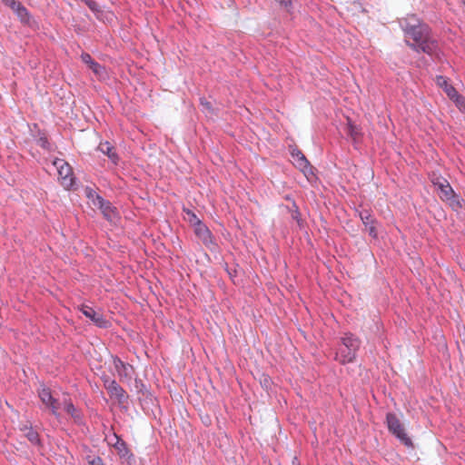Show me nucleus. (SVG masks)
Returning a JSON list of instances; mask_svg holds the SVG:
<instances>
[{
	"label": "nucleus",
	"mask_w": 465,
	"mask_h": 465,
	"mask_svg": "<svg viewBox=\"0 0 465 465\" xmlns=\"http://www.w3.org/2000/svg\"><path fill=\"white\" fill-rule=\"evenodd\" d=\"M200 104L203 107L205 112H208V113L213 112L212 104L209 101H207L205 98H201Z\"/></svg>",
	"instance_id": "nucleus-25"
},
{
	"label": "nucleus",
	"mask_w": 465,
	"mask_h": 465,
	"mask_svg": "<svg viewBox=\"0 0 465 465\" xmlns=\"http://www.w3.org/2000/svg\"><path fill=\"white\" fill-rule=\"evenodd\" d=\"M114 449L117 450V453L122 458H128L130 456V451L124 443V441L118 440L114 444Z\"/></svg>",
	"instance_id": "nucleus-20"
},
{
	"label": "nucleus",
	"mask_w": 465,
	"mask_h": 465,
	"mask_svg": "<svg viewBox=\"0 0 465 465\" xmlns=\"http://www.w3.org/2000/svg\"><path fill=\"white\" fill-rule=\"evenodd\" d=\"M341 341V344L338 349L336 360L341 364L353 362L361 347V340L352 333H345Z\"/></svg>",
	"instance_id": "nucleus-2"
},
{
	"label": "nucleus",
	"mask_w": 465,
	"mask_h": 465,
	"mask_svg": "<svg viewBox=\"0 0 465 465\" xmlns=\"http://www.w3.org/2000/svg\"><path fill=\"white\" fill-rule=\"evenodd\" d=\"M406 44L414 51L437 55L438 43L431 38L429 26L416 15H408L400 20Z\"/></svg>",
	"instance_id": "nucleus-1"
},
{
	"label": "nucleus",
	"mask_w": 465,
	"mask_h": 465,
	"mask_svg": "<svg viewBox=\"0 0 465 465\" xmlns=\"http://www.w3.org/2000/svg\"><path fill=\"white\" fill-rule=\"evenodd\" d=\"M361 220L362 221L363 224L365 225L366 231H368L369 234L376 238L378 233L375 227V220L371 216L369 211L364 210L360 213Z\"/></svg>",
	"instance_id": "nucleus-13"
},
{
	"label": "nucleus",
	"mask_w": 465,
	"mask_h": 465,
	"mask_svg": "<svg viewBox=\"0 0 465 465\" xmlns=\"http://www.w3.org/2000/svg\"><path fill=\"white\" fill-rule=\"evenodd\" d=\"M104 387L110 397L116 399L119 403H124L127 401L128 395L126 391L115 381L106 380Z\"/></svg>",
	"instance_id": "nucleus-9"
},
{
	"label": "nucleus",
	"mask_w": 465,
	"mask_h": 465,
	"mask_svg": "<svg viewBox=\"0 0 465 465\" xmlns=\"http://www.w3.org/2000/svg\"><path fill=\"white\" fill-rule=\"evenodd\" d=\"M62 405L64 410L73 418L74 422H82V412L73 404L70 399L64 398Z\"/></svg>",
	"instance_id": "nucleus-14"
},
{
	"label": "nucleus",
	"mask_w": 465,
	"mask_h": 465,
	"mask_svg": "<svg viewBox=\"0 0 465 465\" xmlns=\"http://www.w3.org/2000/svg\"><path fill=\"white\" fill-rule=\"evenodd\" d=\"M98 150L106 154L114 164H117L119 157L115 153L114 147L109 142H102L98 145Z\"/></svg>",
	"instance_id": "nucleus-16"
},
{
	"label": "nucleus",
	"mask_w": 465,
	"mask_h": 465,
	"mask_svg": "<svg viewBox=\"0 0 465 465\" xmlns=\"http://www.w3.org/2000/svg\"><path fill=\"white\" fill-rule=\"evenodd\" d=\"M82 61L86 64L89 68L98 76H103L104 73V67L96 63L89 54L84 53L81 55Z\"/></svg>",
	"instance_id": "nucleus-15"
},
{
	"label": "nucleus",
	"mask_w": 465,
	"mask_h": 465,
	"mask_svg": "<svg viewBox=\"0 0 465 465\" xmlns=\"http://www.w3.org/2000/svg\"><path fill=\"white\" fill-rule=\"evenodd\" d=\"M38 396L42 403L45 404L46 408L50 409L51 412L54 416L58 417L59 410L61 409L63 402H59V401L52 395L51 390L45 386H42L38 391Z\"/></svg>",
	"instance_id": "nucleus-6"
},
{
	"label": "nucleus",
	"mask_w": 465,
	"mask_h": 465,
	"mask_svg": "<svg viewBox=\"0 0 465 465\" xmlns=\"http://www.w3.org/2000/svg\"><path fill=\"white\" fill-rule=\"evenodd\" d=\"M95 196H99L98 194H96L93 191H89L87 193V197L88 199L90 200V202L93 203V201L95 199Z\"/></svg>",
	"instance_id": "nucleus-28"
},
{
	"label": "nucleus",
	"mask_w": 465,
	"mask_h": 465,
	"mask_svg": "<svg viewBox=\"0 0 465 465\" xmlns=\"http://www.w3.org/2000/svg\"><path fill=\"white\" fill-rule=\"evenodd\" d=\"M114 366L121 381L124 379L130 381L134 373L132 365L124 363L118 357L114 358Z\"/></svg>",
	"instance_id": "nucleus-11"
},
{
	"label": "nucleus",
	"mask_w": 465,
	"mask_h": 465,
	"mask_svg": "<svg viewBox=\"0 0 465 465\" xmlns=\"http://www.w3.org/2000/svg\"><path fill=\"white\" fill-rule=\"evenodd\" d=\"M194 233L210 251L214 252L218 249L211 231L203 223L194 228Z\"/></svg>",
	"instance_id": "nucleus-7"
},
{
	"label": "nucleus",
	"mask_w": 465,
	"mask_h": 465,
	"mask_svg": "<svg viewBox=\"0 0 465 465\" xmlns=\"http://www.w3.org/2000/svg\"><path fill=\"white\" fill-rule=\"evenodd\" d=\"M183 212L185 213V220L190 223V224L195 228L198 224L202 223L203 222L197 217V215L192 212L189 209H183Z\"/></svg>",
	"instance_id": "nucleus-21"
},
{
	"label": "nucleus",
	"mask_w": 465,
	"mask_h": 465,
	"mask_svg": "<svg viewBox=\"0 0 465 465\" xmlns=\"http://www.w3.org/2000/svg\"><path fill=\"white\" fill-rule=\"evenodd\" d=\"M431 182L441 201L446 202L453 210L462 207V200L455 193L450 183L443 177H433Z\"/></svg>",
	"instance_id": "nucleus-3"
},
{
	"label": "nucleus",
	"mask_w": 465,
	"mask_h": 465,
	"mask_svg": "<svg viewBox=\"0 0 465 465\" xmlns=\"http://www.w3.org/2000/svg\"><path fill=\"white\" fill-rule=\"evenodd\" d=\"M348 134L356 141L360 136V130L359 128L354 125L350 120L348 122Z\"/></svg>",
	"instance_id": "nucleus-23"
},
{
	"label": "nucleus",
	"mask_w": 465,
	"mask_h": 465,
	"mask_svg": "<svg viewBox=\"0 0 465 465\" xmlns=\"http://www.w3.org/2000/svg\"><path fill=\"white\" fill-rule=\"evenodd\" d=\"M21 430L23 431L24 436L31 442V444L37 447L41 446L39 434L32 428V426L25 425L21 428Z\"/></svg>",
	"instance_id": "nucleus-18"
},
{
	"label": "nucleus",
	"mask_w": 465,
	"mask_h": 465,
	"mask_svg": "<svg viewBox=\"0 0 465 465\" xmlns=\"http://www.w3.org/2000/svg\"><path fill=\"white\" fill-rule=\"evenodd\" d=\"M386 422L389 431L407 447H412V441L405 431L403 424L394 413L386 415Z\"/></svg>",
	"instance_id": "nucleus-4"
},
{
	"label": "nucleus",
	"mask_w": 465,
	"mask_h": 465,
	"mask_svg": "<svg viewBox=\"0 0 465 465\" xmlns=\"http://www.w3.org/2000/svg\"><path fill=\"white\" fill-rule=\"evenodd\" d=\"M90 10L95 15L98 19L102 18L103 11L101 10L99 5L94 0H82Z\"/></svg>",
	"instance_id": "nucleus-22"
},
{
	"label": "nucleus",
	"mask_w": 465,
	"mask_h": 465,
	"mask_svg": "<svg viewBox=\"0 0 465 465\" xmlns=\"http://www.w3.org/2000/svg\"><path fill=\"white\" fill-rule=\"evenodd\" d=\"M52 163L57 171L58 181L61 185L66 190L72 188L74 183V176L70 164L64 159L58 158L54 159Z\"/></svg>",
	"instance_id": "nucleus-5"
},
{
	"label": "nucleus",
	"mask_w": 465,
	"mask_h": 465,
	"mask_svg": "<svg viewBox=\"0 0 465 465\" xmlns=\"http://www.w3.org/2000/svg\"><path fill=\"white\" fill-rule=\"evenodd\" d=\"M13 11L17 15L23 23H28L30 19L27 9L19 2Z\"/></svg>",
	"instance_id": "nucleus-19"
},
{
	"label": "nucleus",
	"mask_w": 465,
	"mask_h": 465,
	"mask_svg": "<svg viewBox=\"0 0 465 465\" xmlns=\"http://www.w3.org/2000/svg\"><path fill=\"white\" fill-rule=\"evenodd\" d=\"M292 156L295 165L305 174L306 177L312 175V166L310 164L304 154L301 151H293Z\"/></svg>",
	"instance_id": "nucleus-10"
},
{
	"label": "nucleus",
	"mask_w": 465,
	"mask_h": 465,
	"mask_svg": "<svg viewBox=\"0 0 465 465\" xmlns=\"http://www.w3.org/2000/svg\"><path fill=\"white\" fill-rule=\"evenodd\" d=\"M91 465H102V460L100 458H96L91 461Z\"/></svg>",
	"instance_id": "nucleus-29"
},
{
	"label": "nucleus",
	"mask_w": 465,
	"mask_h": 465,
	"mask_svg": "<svg viewBox=\"0 0 465 465\" xmlns=\"http://www.w3.org/2000/svg\"><path fill=\"white\" fill-rule=\"evenodd\" d=\"M79 311L88 319H90L97 327L106 328L109 324L102 313L97 312L94 308L82 304L78 306Z\"/></svg>",
	"instance_id": "nucleus-8"
},
{
	"label": "nucleus",
	"mask_w": 465,
	"mask_h": 465,
	"mask_svg": "<svg viewBox=\"0 0 465 465\" xmlns=\"http://www.w3.org/2000/svg\"><path fill=\"white\" fill-rule=\"evenodd\" d=\"M462 4L465 5V0H462Z\"/></svg>",
	"instance_id": "nucleus-30"
},
{
	"label": "nucleus",
	"mask_w": 465,
	"mask_h": 465,
	"mask_svg": "<svg viewBox=\"0 0 465 465\" xmlns=\"http://www.w3.org/2000/svg\"><path fill=\"white\" fill-rule=\"evenodd\" d=\"M436 84L439 87L443 89L448 97L453 98L456 96V89L449 83L448 79L444 76H437Z\"/></svg>",
	"instance_id": "nucleus-17"
},
{
	"label": "nucleus",
	"mask_w": 465,
	"mask_h": 465,
	"mask_svg": "<svg viewBox=\"0 0 465 465\" xmlns=\"http://www.w3.org/2000/svg\"><path fill=\"white\" fill-rule=\"evenodd\" d=\"M450 99L454 101L460 108L465 109V97L460 95L458 92L456 93V96Z\"/></svg>",
	"instance_id": "nucleus-24"
},
{
	"label": "nucleus",
	"mask_w": 465,
	"mask_h": 465,
	"mask_svg": "<svg viewBox=\"0 0 465 465\" xmlns=\"http://www.w3.org/2000/svg\"><path fill=\"white\" fill-rule=\"evenodd\" d=\"M2 2L9 6L12 10L15 7V5L19 3V2H16L15 0H2Z\"/></svg>",
	"instance_id": "nucleus-27"
},
{
	"label": "nucleus",
	"mask_w": 465,
	"mask_h": 465,
	"mask_svg": "<svg viewBox=\"0 0 465 465\" xmlns=\"http://www.w3.org/2000/svg\"><path fill=\"white\" fill-rule=\"evenodd\" d=\"M275 1L277 3H279L281 6L284 7L287 10H289V7L292 5V0H275Z\"/></svg>",
	"instance_id": "nucleus-26"
},
{
	"label": "nucleus",
	"mask_w": 465,
	"mask_h": 465,
	"mask_svg": "<svg viewBox=\"0 0 465 465\" xmlns=\"http://www.w3.org/2000/svg\"><path fill=\"white\" fill-rule=\"evenodd\" d=\"M93 205L100 209L106 219L113 220L114 218V208L101 196H95V199L93 201Z\"/></svg>",
	"instance_id": "nucleus-12"
}]
</instances>
